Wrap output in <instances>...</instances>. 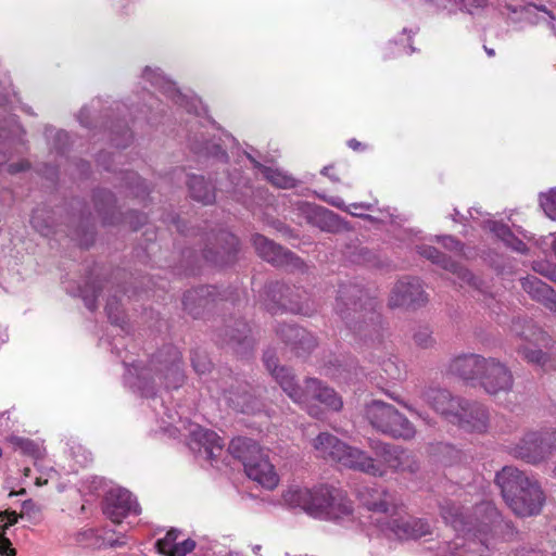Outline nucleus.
<instances>
[{"label": "nucleus", "instance_id": "nucleus-16", "mask_svg": "<svg viewBox=\"0 0 556 556\" xmlns=\"http://www.w3.org/2000/svg\"><path fill=\"white\" fill-rule=\"evenodd\" d=\"M428 302L421 281L415 277H403L396 281L389 296V306L418 308Z\"/></svg>", "mask_w": 556, "mask_h": 556}, {"label": "nucleus", "instance_id": "nucleus-26", "mask_svg": "<svg viewBox=\"0 0 556 556\" xmlns=\"http://www.w3.org/2000/svg\"><path fill=\"white\" fill-rule=\"evenodd\" d=\"M251 329L243 320H236L232 326H226L222 337V342L230 345L237 353L243 354L253 345L250 338Z\"/></svg>", "mask_w": 556, "mask_h": 556}, {"label": "nucleus", "instance_id": "nucleus-45", "mask_svg": "<svg viewBox=\"0 0 556 556\" xmlns=\"http://www.w3.org/2000/svg\"><path fill=\"white\" fill-rule=\"evenodd\" d=\"M540 204L544 213L553 220H556V189L540 197Z\"/></svg>", "mask_w": 556, "mask_h": 556}, {"label": "nucleus", "instance_id": "nucleus-18", "mask_svg": "<svg viewBox=\"0 0 556 556\" xmlns=\"http://www.w3.org/2000/svg\"><path fill=\"white\" fill-rule=\"evenodd\" d=\"M252 240L256 253L264 261L275 266H291L295 269H301L304 266L302 260L294 253L267 239L266 237L256 233L253 236Z\"/></svg>", "mask_w": 556, "mask_h": 556}, {"label": "nucleus", "instance_id": "nucleus-33", "mask_svg": "<svg viewBox=\"0 0 556 556\" xmlns=\"http://www.w3.org/2000/svg\"><path fill=\"white\" fill-rule=\"evenodd\" d=\"M288 330L296 340L292 351L299 356L311 353L317 346L316 338L304 328H283Z\"/></svg>", "mask_w": 556, "mask_h": 556}, {"label": "nucleus", "instance_id": "nucleus-60", "mask_svg": "<svg viewBox=\"0 0 556 556\" xmlns=\"http://www.w3.org/2000/svg\"><path fill=\"white\" fill-rule=\"evenodd\" d=\"M442 241H443V244L444 247L448 248V249H454V250H458L459 247H460V242L457 241L456 239H454L453 237L451 236H445L442 238Z\"/></svg>", "mask_w": 556, "mask_h": 556}, {"label": "nucleus", "instance_id": "nucleus-4", "mask_svg": "<svg viewBox=\"0 0 556 556\" xmlns=\"http://www.w3.org/2000/svg\"><path fill=\"white\" fill-rule=\"evenodd\" d=\"M180 364L179 350L173 345L164 346L153 355L149 365L138 372V387L146 396L155 393L156 384L167 389H177L185 379Z\"/></svg>", "mask_w": 556, "mask_h": 556}, {"label": "nucleus", "instance_id": "nucleus-12", "mask_svg": "<svg viewBox=\"0 0 556 556\" xmlns=\"http://www.w3.org/2000/svg\"><path fill=\"white\" fill-rule=\"evenodd\" d=\"M265 306L271 314L279 312H291L311 316L315 307L307 299H302L299 289L289 287L281 282H270L266 286Z\"/></svg>", "mask_w": 556, "mask_h": 556}, {"label": "nucleus", "instance_id": "nucleus-36", "mask_svg": "<svg viewBox=\"0 0 556 556\" xmlns=\"http://www.w3.org/2000/svg\"><path fill=\"white\" fill-rule=\"evenodd\" d=\"M143 75L153 85L160 87L168 97L173 98L176 103L182 104L184 97L173 83L165 80L160 74L152 72L149 67L144 70Z\"/></svg>", "mask_w": 556, "mask_h": 556}, {"label": "nucleus", "instance_id": "nucleus-7", "mask_svg": "<svg viewBox=\"0 0 556 556\" xmlns=\"http://www.w3.org/2000/svg\"><path fill=\"white\" fill-rule=\"evenodd\" d=\"M228 451L243 464L250 479L268 490L278 485L279 477L274 466L254 440L243 437L232 439Z\"/></svg>", "mask_w": 556, "mask_h": 556}, {"label": "nucleus", "instance_id": "nucleus-55", "mask_svg": "<svg viewBox=\"0 0 556 556\" xmlns=\"http://www.w3.org/2000/svg\"><path fill=\"white\" fill-rule=\"evenodd\" d=\"M128 179L131 180V182H136V186H129L135 194L137 197H139L141 193H144L147 191V187H146V184L144 181L138 177L135 173H131L128 175Z\"/></svg>", "mask_w": 556, "mask_h": 556}, {"label": "nucleus", "instance_id": "nucleus-56", "mask_svg": "<svg viewBox=\"0 0 556 556\" xmlns=\"http://www.w3.org/2000/svg\"><path fill=\"white\" fill-rule=\"evenodd\" d=\"M506 245L519 253H526L528 251L527 244L516 236L506 243Z\"/></svg>", "mask_w": 556, "mask_h": 556}, {"label": "nucleus", "instance_id": "nucleus-41", "mask_svg": "<svg viewBox=\"0 0 556 556\" xmlns=\"http://www.w3.org/2000/svg\"><path fill=\"white\" fill-rule=\"evenodd\" d=\"M446 270L451 271L462 285L467 283L472 287H478V279L473 276V274L470 270H468L460 264L451 261Z\"/></svg>", "mask_w": 556, "mask_h": 556}, {"label": "nucleus", "instance_id": "nucleus-32", "mask_svg": "<svg viewBox=\"0 0 556 556\" xmlns=\"http://www.w3.org/2000/svg\"><path fill=\"white\" fill-rule=\"evenodd\" d=\"M30 224L41 236H49L54 229V217L51 210L42 206L33 211Z\"/></svg>", "mask_w": 556, "mask_h": 556}, {"label": "nucleus", "instance_id": "nucleus-25", "mask_svg": "<svg viewBox=\"0 0 556 556\" xmlns=\"http://www.w3.org/2000/svg\"><path fill=\"white\" fill-rule=\"evenodd\" d=\"M180 536V530H168L164 538L155 542L157 552L164 556H186L191 553L197 546L195 541L190 538L179 540Z\"/></svg>", "mask_w": 556, "mask_h": 556}, {"label": "nucleus", "instance_id": "nucleus-15", "mask_svg": "<svg viewBox=\"0 0 556 556\" xmlns=\"http://www.w3.org/2000/svg\"><path fill=\"white\" fill-rule=\"evenodd\" d=\"M372 450L377 457L374 462L380 464L384 470L381 477L386 475L387 469L409 473L419 470L417 457L407 450L388 443H376Z\"/></svg>", "mask_w": 556, "mask_h": 556}, {"label": "nucleus", "instance_id": "nucleus-42", "mask_svg": "<svg viewBox=\"0 0 556 556\" xmlns=\"http://www.w3.org/2000/svg\"><path fill=\"white\" fill-rule=\"evenodd\" d=\"M419 254L427 260H430L432 263L439 264L444 269H446L451 263V258L439 251L437 248L431 245H422L419 248Z\"/></svg>", "mask_w": 556, "mask_h": 556}, {"label": "nucleus", "instance_id": "nucleus-64", "mask_svg": "<svg viewBox=\"0 0 556 556\" xmlns=\"http://www.w3.org/2000/svg\"><path fill=\"white\" fill-rule=\"evenodd\" d=\"M546 307L556 313V291L554 292V296H552Z\"/></svg>", "mask_w": 556, "mask_h": 556}, {"label": "nucleus", "instance_id": "nucleus-28", "mask_svg": "<svg viewBox=\"0 0 556 556\" xmlns=\"http://www.w3.org/2000/svg\"><path fill=\"white\" fill-rule=\"evenodd\" d=\"M303 213L308 223L317 226L321 230L333 231L338 227V215L326 207L315 204H305L303 206Z\"/></svg>", "mask_w": 556, "mask_h": 556}, {"label": "nucleus", "instance_id": "nucleus-30", "mask_svg": "<svg viewBox=\"0 0 556 556\" xmlns=\"http://www.w3.org/2000/svg\"><path fill=\"white\" fill-rule=\"evenodd\" d=\"M440 511L446 523L467 535L468 517L463 515L462 507L450 500H444L440 504Z\"/></svg>", "mask_w": 556, "mask_h": 556}, {"label": "nucleus", "instance_id": "nucleus-59", "mask_svg": "<svg viewBox=\"0 0 556 556\" xmlns=\"http://www.w3.org/2000/svg\"><path fill=\"white\" fill-rule=\"evenodd\" d=\"M327 202L330 205H332V206H334L337 208H340V210L349 212V210L345 206L344 201L340 197H332V198L328 199ZM350 213L353 214V215H358V213H356V212H351L350 211Z\"/></svg>", "mask_w": 556, "mask_h": 556}, {"label": "nucleus", "instance_id": "nucleus-23", "mask_svg": "<svg viewBox=\"0 0 556 556\" xmlns=\"http://www.w3.org/2000/svg\"><path fill=\"white\" fill-rule=\"evenodd\" d=\"M484 356L475 353L453 357L447 365V372L465 381L478 382Z\"/></svg>", "mask_w": 556, "mask_h": 556}, {"label": "nucleus", "instance_id": "nucleus-31", "mask_svg": "<svg viewBox=\"0 0 556 556\" xmlns=\"http://www.w3.org/2000/svg\"><path fill=\"white\" fill-rule=\"evenodd\" d=\"M522 289L535 301L543 303L545 306L554 296V290L535 276L521 279Z\"/></svg>", "mask_w": 556, "mask_h": 556}, {"label": "nucleus", "instance_id": "nucleus-8", "mask_svg": "<svg viewBox=\"0 0 556 556\" xmlns=\"http://www.w3.org/2000/svg\"><path fill=\"white\" fill-rule=\"evenodd\" d=\"M506 451L516 459L538 465L556 452V428L527 430Z\"/></svg>", "mask_w": 556, "mask_h": 556}, {"label": "nucleus", "instance_id": "nucleus-14", "mask_svg": "<svg viewBox=\"0 0 556 556\" xmlns=\"http://www.w3.org/2000/svg\"><path fill=\"white\" fill-rule=\"evenodd\" d=\"M488 394L509 392L514 387V376L509 367L495 357H484L477 382Z\"/></svg>", "mask_w": 556, "mask_h": 556}, {"label": "nucleus", "instance_id": "nucleus-27", "mask_svg": "<svg viewBox=\"0 0 556 556\" xmlns=\"http://www.w3.org/2000/svg\"><path fill=\"white\" fill-rule=\"evenodd\" d=\"M214 294L215 288L212 286H202L188 290L182 299L185 311L195 318L199 317L215 301Z\"/></svg>", "mask_w": 556, "mask_h": 556}, {"label": "nucleus", "instance_id": "nucleus-21", "mask_svg": "<svg viewBox=\"0 0 556 556\" xmlns=\"http://www.w3.org/2000/svg\"><path fill=\"white\" fill-rule=\"evenodd\" d=\"M265 366L275 380L279 383L281 389L292 400L302 399V387L295 381L292 371L286 366H279L278 359L274 352L266 351L263 356Z\"/></svg>", "mask_w": 556, "mask_h": 556}, {"label": "nucleus", "instance_id": "nucleus-1", "mask_svg": "<svg viewBox=\"0 0 556 556\" xmlns=\"http://www.w3.org/2000/svg\"><path fill=\"white\" fill-rule=\"evenodd\" d=\"M363 505L370 511L381 514L377 527L386 535L400 540H417L431 533L430 523L422 518L409 516L400 497L382 486L359 491Z\"/></svg>", "mask_w": 556, "mask_h": 556}, {"label": "nucleus", "instance_id": "nucleus-52", "mask_svg": "<svg viewBox=\"0 0 556 556\" xmlns=\"http://www.w3.org/2000/svg\"><path fill=\"white\" fill-rule=\"evenodd\" d=\"M94 538L96 531L93 529H83L75 534V542L81 545H88Z\"/></svg>", "mask_w": 556, "mask_h": 556}, {"label": "nucleus", "instance_id": "nucleus-37", "mask_svg": "<svg viewBox=\"0 0 556 556\" xmlns=\"http://www.w3.org/2000/svg\"><path fill=\"white\" fill-rule=\"evenodd\" d=\"M414 344L424 350L433 349L437 340L433 337V331L429 326H418L412 336Z\"/></svg>", "mask_w": 556, "mask_h": 556}, {"label": "nucleus", "instance_id": "nucleus-44", "mask_svg": "<svg viewBox=\"0 0 556 556\" xmlns=\"http://www.w3.org/2000/svg\"><path fill=\"white\" fill-rule=\"evenodd\" d=\"M191 363L197 372L203 375L211 370L212 362L204 352L193 351L191 354Z\"/></svg>", "mask_w": 556, "mask_h": 556}, {"label": "nucleus", "instance_id": "nucleus-35", "mask_svg": "<svg viewBox=\"0 0 556 556\" xmlns=\"http://www.w3.org/2000/svg\"><path fill=\"white\" fill-rule=\"evenodd\" d=\"M438 7L455 12L457 10L475 14L486 7V0H433Z\"/></svg>", "mask_w": 556, "mask_h": 556}, {"label": "nucleus", "instance_id": "nucleus-43", "mask_svg": "<svg viewBox=\"0 0 556 556\" xmlns=\"http://www.w3.org/2000/svg\"><path fill=\"white\" fill-rule=\"evenodd\" d=\"M381 368L389 379L400 380L403 376V363L396 356L382 361Z\"/></svg>", "mask_w": 556, "mask_h": 556}, {"label": "nucleus", "instance_id": "nucleus-2", "mask_svg": "<svg viewBox=\"0 0 556 556\" xmlns=\"http://www.w3.org/2000/svg\"><path fill=\"white\" fill-rule=\"evenodd\" d=\"M495 483L513 513L519 517L539 515L545 503V494L534 477L515 466H505L496 472Z\"/></svg>", "mask_w": 556, "mask_h": 556}, {"label": "nucleus", "instance_id": "nucleus-49", "mask_svg": "<svg viewBox=\"0 0 556 556\" xmlns=\"http://www.w3.org/2000/svg\"><path fill=\"white\" fill-rule=\"evenodd\" d=\"M491 230L496 235L497 238L505 242V244L508 243L515 237L510 228L503 223L494 222L492 224Z\"/></svg>", "mask_w": 556, "mask_h": 556}, {"label": "nucleus", "instance_id": "nucleus-17", "mask_svg": "<svg viewBox=\"0 0 556 556\" xmlns=\"http://www.w3.org/2000/svg\"><path fill=\"white\" fill-rule=\"evenodd\" d=\"M102 511L112 522L119 523L128 515H139L140 506L128 490L112 488L103 497Z\"/></svg>", "mask_w": 556, "mask_h": 556}, {"label": "nucleus", "instance_id": "nucleus-62", "mask_svg": "<svg viewBox=\"0 0 556 556\" xmlns=\"http://www.w3.org/2000/svg\"><path fill=\"white\" fill-rule=\"evenodd\" d=\"M333 166H325L321 170V174L329 177L333 181H339V177L332 174Z\"/></svg>", "mask_w": 556, "mask_h": 556}, {"label": "nucleus", "instance_id": "nucleus-61", "mask_svg": "<svg viewBox=\"0 0 556 556\" xmlns=\"http://www.w3.org/2000/svg\"><path fill=\"white\" fill-rule=\"evenodd\" d=\"M399 403H401L405 408H407L410 413H414L416 415H418L422 420H425L427 424H430L431 419L429 418L428 415H422L421 413L417 412L413 406L402 402V401H399Z\"/></svg>", "mask_w": 556, "mask_h": 556}, {"label": "nucleus", "instance_id": "nucleus-48", "mask_svg": "<svg viewBox=\"0 0 556 556\" xmlns=\"http://www.w3.org/2000/svg\"><path fill=\"white\" fill-rule=\"evenodd\" d=\"M41 516V506L33 500H26L22 504V511L20 517H27L30 520H37Z\"/></svg>", "mask_w": 556, "mask_h": 556}, {"label": "nucleus", "instance_id": "nucleus-54", "mask_svg": "<svg viewBox=\"0 0 556 556\" xmlns=\"http://www.w3.org/2000/svg\"><path fill=\"white\" fill-rule=\"evenodd\" d=\"M0 554L4 556H15L16 551L12 547L11 541L0 533Z\"/></svg>", "mask_w": 556, "mask_h": 556}, {"label": "nucleus", "instance_id": "nucleus-22", "mask_svg": "<svg viewBox=\"0 0 556 556\" xmlns=\"http://www.w3.org/2000/svg\"><path fill=\"white\" fill-rule=\"evenodd\" d=\"M302 399L293 400L295 403L305 404L311 400H317L332 410H340L342 407V400L337 392L333 389L324 386L318 379H307L305 381V387L302 388Z\"/></svg>", "mask_w": 556, "mask_h": 556}, {"label": "nucleus", "instance_id": "nucleus-11", "mask_svg": "<svg viewBox=\"0 0 556 556\" xmlns=\"http://www.w3.org/2000/svg\"><path fill=\"white\" fill-rule=\"evenodd\" d=\"M307 514L316 518L339 519L351 515L352 503L345 493L337 488L320 485L311 490Z\"/></svg>", "mask_w": 556, "mask_h": 556}, {"label": "nucleus", "instance_id": "nucleus-50", "mask_svg": "<svg viewBox=\"0 0 556 556\" xmlns=\"http://www.w3.org/2000/svg\"><path fill=\"white\" fill-rule=\"evenodd\" d=\"M283 328H299L294 325L279 324L276 327V334L280 338V340L293 349L298 339H295L288 330H283Z\"/></svg>", "mask_w": 556, "mask_h": 556}, {"label": "nucleus", "instance_id": "nucleus-47", "mask_svg": "<svg viewBox=\"0 0 556 556\" xmlns=\"http://www.w3.org/2000/svg\"><path fill=\"white\" fill-rule=\"evenodd\" d=\"M193 149L197 151V152H204L206 154H211V155H214L220 160H226L227 159V153L225 150L222 149V147L217 143H212V142H208V141H205L201 144H195L193 147Z\"/></svg>", "mask_w": 556, "mask_h": 556}, {"label": "nucleus", "instance_id": "nucleus-53", "mask_svg": "<svg viewBox=\"0 0 556 556\" xmlns=\"http://www.w3.org/2000/svg\"><path fill=\"white\" fill-rule=\"evenodd\" d=\"M68 142V135L64 130H58L54 135L53 148L58 153H64L65 144Z\"/></svg>", "mask_w": 556, "mask_h": 556}, {"label": "nucleus", "instance_id": "nucleus-3", "mask_svg": "<svg viewBox=\"0 0 556 556\" xmlns=\"http://www.w3.org/2000/svg\"><path fill=\"white\" fill-rule=\"evenodd\" d=\"M315 455L327 462L338 463L350 469L358 470L370 476H382V466L374 462L366 452L348 445L329 432H320L312 440Z\"/></svg>", "mask_w": 556, "mask_h": 556}, {"label": "nucleus", "instance_id": "nucleus-63", "mask_svg": "<svg viewBox=\"0 0 556 556\" xmlns=\"http://www.w3.org/2000/svg\"><path fill=\"white\" fill-rule=\"evenodd\" d=\"M551 280L556 281V267L547 266V273L545 274Z\"/></svg>", "mask_w": 556, "mask_h": 556}, {"label": "nucleus", "instance_id": "nucleus-39", "mask_svg": "<svg viewBox=\"0 0 556 556\" xmlns=\"http://www.w3.org/2000/svg\"><path fill=\"white\" fill-rule=\"evenodd\" d=\"M264 175L268 181H270L274 186L278 188H292L295 186V179L291 176L286 175L285 173L273 169L269 167H264Z\"/></svg>", "mask_w": 556, "mask_h": 556}, {"label": "nucleus", "instance_id": "nucleus-38", "mask_svg": "<svg viewBox=\"0 0 556 556\" xmlns=\"http://www.w3.org/2000/svg\"><path fill=\"white\" fill-rule=\"evenodd\" d=\"M9 442L15 448H18L26 456H30L34 458L41 457L40 446L30 439L12 435L9 438Z\"/></svg>", "mask_w": 556, "mask_h": 556}, {"label": "nucleus", "instance_id": "nucleus-34", "mask_svg": "<svg viewBox=\"0 0 556 556\" xmlns=\"http://www.w3.org/2000/svg\"><path fill=\"white\" fill-rule=\"evenodd\" d=\"M309 500H312L311 489L307 488L292 485L283 493V501L288 506L301 508L305 513H307Z\"/></svg>", "mask_w": 556, "mask_h": 556}, {"label": "nucleus", "instance_id": "nucleus-5", "mask_svg": "<svg viewBox=\"0 0 556 556\" xmlns=\"http://www.w3.org/2000/svg\"><path fill=\"white\" fill-rule=\"evenodd\" d=\"M511 332L522 342L517 353L529 364L556 370V342L531 319L513 321Z\"/></svg>", "mask_w": 556, "mask_h": 556}, {"label": "nucleus", "instance_id": "nucleus-57", "mask_svg": "<svg viewBox=\"0 0 556 556\" xmlns=\"http://www.w3.org/2000/svg\"><path fill=\"white\" fill-rule=\"evenodd\" d=\"M29 163L27 161H20L17 163H12L8 166V172L10 174H16L20 172L27 170L29 168Z\"/></svg>", "mask_w": 556, "mask_h": 556}, {"label": "nucleus", "instance_id": "nucleus-10", "mask_svg": "<svg viewBox=\"0 0 556 556\" xmlns=\"http://www.w3.org/2000/svg\"><path fill=\"white\" fill-rule=\"evenodd\" d=\"M503 518L495 505L490 501H483L473 508V515L468 517L467 535H481L479 542L469 541L467 552L476 553L478 556H485L488 545L482 536L492 533L501 528Z\"/></svg>", "mask_w": 556, "mask_h": 556}, {"label": "nucleus", "instance_id": "nucleus-19", "mask_svg": "<svg viewBox=\"0 0 556 556\" xmlns=\"http://www.w3.org/2000/svg\"><path fill=\"white\" fill-rule=\"evenodd\" d=\"M214 243L206 245L203 251V257L211 264L224 266L235 261L238 252V238L226 230H220L214 235Z\"/></svg>", "mask_w": 556, "mask_h": 556}, {"label": "nucleus", "instance_id": "nucleus-46", "mask_svg": "<svg viewBox=\"0 0 556 556\" xmlns=\"http://www.w3.org/2000/svg\"><path fill=\"white\" fill-rule=\"evenodd\" d=\"M99 290L100 289L98 287L89 283H86L85 287L80 290V295L89 311H94L97 308V298Z\"/></svg>", "mask_w": 556, "mask_h": 556}, {"label": "nucleus", "instance_id": "nucleus-58", "mask_svg": "<svg viewBox=\"0 0 556 556\" xmlns=\"http://www.w3.org/2000/svg\"><path fill=\"white\" fill-rule=\"evenodd\" d=\"M5 517H8V522L3 526V529H7L9 526L16 523L18 515L16 511H0V521H2Z\"/></svg>", "mask_w": 556, "mask_h": 556}, {"label": "nucleus", "instance_id": "nucleus-51", "mask_svg": "<svg viewBox=\"0 0 556 556\" xmlns=\"http://www.w3.org/2000/svg\"><path fill=\"white\" fill-rule=\"evenodd\" d=\"M105 311H106L108 316L111 319V321L113 324L119 325V323L122 321L123 318H122L121 311L118 308V305H117V302L115 301V299L108 301V303L105 305Z\"/></svg>", "mask_w": 556, "mask_h": 556}, {"label": "nucleus", "instance_id": "nucleus-24", "mask_svg": "<svg viewBox=\"0 0 556 556\" xmlns=\"http://www.w3.org/2000/svg\"><path fill=\"white\" fill-rule=\"evenodd\" d=\"M192 438L195 446L191 447L205 459L214 462L220 456L225 443L216 432L199 428L192 432Z\"/></svg>", "mask_w": 556, "mask_h": 556}, {"label": "nucleus", "instance_id": "nucleus-9", "mask_svg": "<svg viewBox=\"0 0 556 556\" xmlns=\"http://www.w3.org/2000/svg\"><path fill=\"white\" fill-rule=\"evenodd\" d=\"M366 418L378 431L405 440L415 437L413 424L394 406L382 401H372L366 406Z\"/></svg>", "mask_w": 556, "mask_h": 556}, {"label": "nucleus", "instance_id": "nucleus-20", "mask_svg": "<svg viewBox=\"0 0 556 556\" xmlns=\"http://www.w3.org/2000/svg\"><path fill=\"white\" fill-rule=\"evenodd\" d=\"M420 396L425 403L450 424L455 418L456 409L463 399L462 396L453 395L446 389L437 387L425 388Z\"/></svg>", "mask_w": 556, "mask_h": 556}, {"label": "nucleus", "instance_id": "nucleus-13", "mask_svg": "<svg viewBox=\"0 0 556 556\" xmlns=\"http://www.w3.org/2000/svg\"><path fill=\"white\" fill-rule=\"evenodd\" d=\"M459 404L456 416L451 424L470 433L483 434L488 432L491 422L489 408L478 401L465 397L462 399Z\"/></svg>", "mask_w": 556, "mask_h": 556}, {"label": "nucleus", "instance_id": "nucleus-6", "mask_svg": "<svg viewBox=\"0 0 556 556\" xmlns=\"http://www.w3.org/2000/svg\"><path fill=\"white\" fill-rule=\"evenodd\" d=\"M334 309L349 328L359 332L364 329L363 324L374 325L379 320V314L375 311V302L356 283L349 282L339 286Z\"/></svg>", "mask_w": 556, "mask_h": 556}, {"label": "nucleus", "instance_id": "nucleus-40", "mask_svg": "<svg viewBox=\"0 0 556 556\" xmlns=\"http://www.w3.org/2000/svg\"><path fill=\"white\" fill-rule=\"evenodd\" d=\"M94 206L99 214H108L113 210L115 197L109 190H99L93 195Z\"/></svg>", "mask_w": 556, "mask_h": 556}, {"label": "nucleus", "instance_id": "nucleus-29", "mask_svg": "<svg viewBox=\"0 0 556 556\" xmlns=\"http://www.w3.org/2000/svg\"><path fill=\"white\" fill-rule=\"evenodd\" d=\"M188 188L191 198L198 202L207 205L215 201V188L201 175H190Z\"/></svg>", "mask_w": 556, "mask_h": 556}]
</instances>
